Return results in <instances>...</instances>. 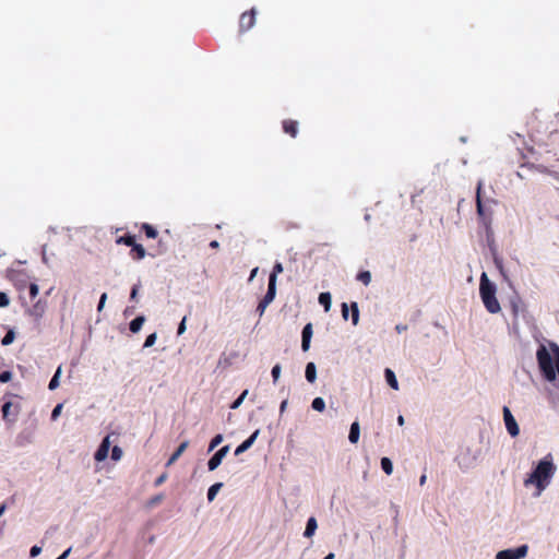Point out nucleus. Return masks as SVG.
I'll return each mask as SVG.
<instances>
[{"mask_svg":"<svg viewBox=\"0 0 559 559\" xmlns=\"http://www.w3.org/2000/svg\"><path fill=\"white\" fill-rule=\"evenodd\" d=\"M318 527L317 520L314 518H310L307 522L305 530V537H311Z\"/></svg>","mask_w":559,"mask_h":559,"instance_id":"obj_23","label":"nucleus"},{"mask_svg":"<svg viewBox=\"0 0 559 559\" xmlns=\"http://www.w3.org/2000/svg\"><path fill=\"white\" fill-rule=\"evenodd\" d=\"M496 285L489 281L486 273L480 276L479 294L486 310L490 313H498L501 310L496 297Z\"/></svg>","mask_w":559,"mask_h":559,"instance_id":"obj_1","label":"nucleus"},{"mask_svg":"<svg viewBox=\"0 0 559 559\" xmlns=\"http://www.w3.org/2000/svg\"><path fill=\"white\" fill-rule=\"evenodd\" d=\"M144 321H145V318H144L143 316H139V317H136L135 319H133V320L130 322V325H129L130 331H131L132 333H138V332L141 330V328H142V325H143Z\"/></svg>","mask_w":559,"mask_h":559,"instance_id":"obj_22","label":"nucleus"},{"mask_svg":"<svg viewBox=\"0 0 559 559\" xmlns=\"http://www.w3.org/2000/svg\"><path fill=\"white\" fill-rule=\"evenodd\" d=\"M426 480H427V476H426V474H423L419 478V485L424 486L426 484Z\"/></svg>","mask_w":559,"mask_h":559,"instance_id":"obj_51","label":"nucleus"},{"mask_svg":"<svg viewBox=\"0 0 559 559\" xmlns=\"http://www.w3.org/2000/svg\"><path fill=\"white\" fill-rule=\"evenodd\" d=\"M247 393H248V391H247V390H245V391L239 395V397H238V399H236V400L234 401V403L231 404L230 408H233V409L238 408V407L240 406V404L242 403V401H243L245 396L247 395Z\"/></svg>","mask_w":559,"mask_h":559,"instance_id":"obj_38","label":"nucleus"},{"mask_svg":"<svg viewBox=\"0 0 559 559\" xmlns=\"http://www.w3.org/2000/svg\"><path fill=\"white\" fill-rule=\"evenodd\" d=\"M109 448H110V441H109V436H107L104 438L100 445L96 450L94 459L97 462L104 461L108 456Z\"/></svg>","mask_w":559,"mask_h":559,"instance_id":"obj_10","label":"nucleus"},{"mask_svg":"<svg viewBox=\"0 0 559 559\" xmlns=\"http://www.w3.org/2000/svg\"><path fill=\"white\" fill-rule=\"evenodd\" d=\"M61 373V368L59 367L56 371V373L53 374L52 379L50 380L49 382V390H55L58 385H59V376Z\"/></svg>","mask_w":559,"mask_h":559,"instance_id":"obj_32","label":"nucleus"},{"mask_svg":"<svg viewBox=\"0 0 559 559\" xmlns=\"http://www.w3.org/2000/svg\"><path fill=\"white\" fill-rule=\"evenodd\" d=\"M228 451L229 445H224L216 453H214V455L207 462L209 471H215L221 465Z\"/></svg>","mask_w":559,"mask_h":559,"instance_id":"obj_9","label":"nucleus"},{"mask_svg":"<svg viewBox=\"0 0 559 559\" xmlns=\"http://www.w3.org/2000/svg\"><path fill=\"white\" fill-rule=\"evenodd\" d=\"M2 416L4 420L14 421L16 417V407L11 402L4 403L2 406Z\"/></svg>","mask_w":559,"mask_h":559,"instance_id":"obj_15","label":"nucleus"},{"mask_svg":"<svg viewBox=\"0 0 559 559\" xmlns=\"http://www.w3.org/2000/svg\"><path fill=\"white\" fill-rule=\"evenodd\" d=\"M287 406V400H284L282 403H281V406H280V412L283 413L285 411Z\"/></svg>","mask_w":559,"mask_h":559,"instance_id":"obj_52","label":"nucleus"},{"mask_svg":"<svg viewBox=\"0 0 559 559\" xmlns=\"http://www.w3.org/2000/svg\"><path fill=\"white\" fill-rule=\"evenodd\" d=\"M138 292H139V286L138 285H134L131 289V294H130V298L132 300H134L136 298V295H138Z\"/></svg>","mask_w":559,"mask_h":559,"instance_id":"obj_46","label":"nucleus"},{"mask_svg":"<svg viewBox=\"0 0 559 559\" xmlns=\"http://www.w3.org/2000/svg\"><path fill=\"white\" fill-rule=\"evenodd\" d=\"M63 405L61 403L57 404L51 413V419L56 420L58 416L61 414Z\"/></svg>","mask_w":559,"mask_h":559,"instance_id":"obj_40","label":"nucleus"},{"mask_svg":"<svg viewBox=\"0 0 559 559\" xmlns=\"http://www.w3.org/2000/svg\"><path fill=\"white\" fill-rule=\"evenodd\" d=\"M210 247H211L212 249H217V248L219 247V242H218L217 240H212V241L210 242Z\"/></svg>","mask_w":559,"mask_h":559,"instance_id":"obj_50","label":"nucleus"},{"mask_svg":"<svg viewBox=\"0 0 559 559\" xmlns=\"http://www.w3.org/2000/svg\"><path fill=\"white\" fill-rule=\"evenodd\" d=\"M122 456V450L118 445H115L111 450V459L114 461H119Z\"/></svg>","mask_w":559,"mask_h":559,"instance_id":"obj_37","label":"nucleus"},{"mask_svg":"<svg viewBox=\"0 0 559 559\" xmlns=\"http://www.w3.org/2000/svg\"><path fill=\"white\" fill-rule=\"evenodd\" d=\"M35 554H36V550H35V545H34V546H32V547H31V549H29V556H31L32 558H35Z\"/></svg>","mask_w":559,"mask_h":559,"instance_id":"obj_54","label":"nucleus"},{"mask_svg":"<svg viewBox=\"0 0 559 559\" xmlns=\"http://www.w3.org/2000/svg\"><path fill=\"white\" fill-rule=\"evenodd\" d=\"M554 472V464L550 461L542 460L532 474L525 479L524 485L528 486L530 484H534L539 491L544 490L548 485L549 479L552 477Z\"/></svg>","mask_w":559,"mask_h":559,"instance_id":"obj_2","label":"nucleus"},{"mask_svg":"<svg viewBox=\"0 0 559 559\" xmlns=\"http://www.w3.org/2000/svg\"><path fill=\"white\" fill-rule=\"evenodd\" d=\"M134 241H135V236L130 235V234L120 236L116 239L117 245H124L128 247H131V245H134Z\"/></svg>","mask_w":559,"mask_h":559,"instance_id":"obj_24","label":"nucleus"},{"mask_svg":"<svg viewBox=\"0 0 559 559\" xmlns=\"http://www.w3.org/2000/svg\"><path fill=\"white\" fill-rule=\"evenodd\" d=\"M283 130L292 138H296L298 134V122L296 120L286 119L283 121Z\"/></svg>","mask_w":559,"mask_h":559,"instance_id":"obj_16","label":"nucleus"},{"mask_svg":"<svg viewBox=\"0 0 559 559\" xmlns=\"http://www.w3.org/2000/svg\"><path fill=\"white\" fill-rule=\"evenodd\" d=\"M156 340H157L156 333H152V334L147 335V337H146V340L144 342L143 347L146 348V347L153 346L155 344Z\"/></svg>","mask_w":559,"mask_h":559,"instance_id":"obj_36","label":"nucleus"},{"mask_svg":"<svg viewBox=\"0 0 559 559\" xmlns=\"http://www.w3.org/2000/svg\"><path fill=\"white\" fill-rule=\"evenodd\" d=\"M259 429L255 430L248 439H246L241 444H239L235 450V455H239L246 452L251 445L254 443L255 439L259 436Z\"/></svg>","mask_w":559,"mask_h":559,"instance_id":"obj_13","label":"nucleus"},{"mask_svg":"<svg viewBox=\"0 0 559 559\" xmlns=\"http://www.w3.org/2000/svg\"><path fill=\"white\" fill-rule=\"evenodd\" d=\"M275 295H276V283H275V277L273 275V276H269L267 292L264 295V297L262 298V301H264V304L270 305L274 300Z\"/></svg>","mask_w":559,"mask_h":559,"instance_id":"obj_12","label":"nucleus"},{"mask_svg":"<svg viewBox=\"0 0 559 559\" xmlns=\"http://www.w3.org/2000/svg\"><path fill=\"white\" fill-rule=\"evenodd\" d=\"M481 189L483 183L479 181L476 189V210L477 215L480 221V223L485 226L486 229H489L491 222H492V209L491 203H495L493 200L484 202L481 200Z\"/></svg>","mask_w":559,"mask_h":559,"instance_id":"obj_3","label":"nucleus"},{"mask_svg":"<svg viewBox=\"0 0 559 559\" xmlns=\"http://www.w3.org/2000/svg\"><path fill=\"white\" fill-rule=\"evenodd\" d=\"M305 376L308 382L313 383L317 379V369L313 362H308L305 370Z\"/></svg>","mask_w":559,"mask_h":559,"instance_id":"obj_19","label":"nucleus"},{"mask_svg":"<svg viewBox=\"0 0 559 559\" xmlns=\"http://www.w3.org/2000/svg\"><path fill=\"white\" fill-rule=\"evenodd\" d=\"M312 408L318 412H323L325 409V402L322 397H316L311 404Z\"/></svg>","mask_w":559,"mask_h":559,"instance_id":"obj_30","label":"nucleus"},{"mask_svg":"<svg viewBox=\"0 0 559 559\" xmlns=\"http://www.w3.org/2000/svg\"><path fill=\"white\" fill-rule=\"evenodd\" d=\"M395 330H396L397 333H402V332L407 330V325L406 324H397L395 326Z\"/></svg>","mask_w":559,"mask_h":559,"instance_id":"obj_47","label":"nucleus"},{"mask_svg":"<svg viewBox=\"0 0 559 559\" xmlns=\"http://www.w3.org/2000/svg\"><path fill=\"white\" fill-rule=\"evenodd\" d=\"M257 12L254 9L243 12L239 19V31L241 33L249 31L255 23Z\"/></svg>","mask_w":559,"mask_h":559,"instance_id":"obj_6","label":"nucleus"},{"mask_svg":"<svg viewBox=\"0 0 559 559\" xmlns=\"http://www.w3.org/2000/svg\"><path fill=\"white\" fill-rule=\"evenodd\" d=\"M503 419H504L506 428H507L508 432L510 433V436H512V437L519 436L520 429L516 424V420L507 406L503 407Z\"/></svg>","mask_w":559,"mask_h":559,"instance_id":"obj_7","label":"nucleus"},{"mask_svg":"<svg viewBox=\"0 0 559 559\" xmlns=\"http://www.w3.org/2000/svg\"><path fill=\"white\" fill-rule=\"evenodd\" d=\"M34 439V429L32 427L23 429L15 439V444L19 448H25L32 444Z\"/></svg>","mask_w":559,"mask_h":559,"instance_id":"obj_8","label":"nucleus"},{"mask_svg":"<svg viewBox=\"0 0 559 559\" xmlns=\"http://www.w3.org/2000/svg\"><path fill=\"white\" fill-rule=\"evenodd\" d=\"M350 310H352V322L354 325L358 324L359 321V309L357 302L350 304Z\"/></svg>","mask_w":559,"mask_h":559,"instance_id":"obj_29","label":"nucleus"},{"mask_svg":"<svg viewBox=\"0 0 559 559\" xmlns=\"http://www.w3.org/2000/svg\"><path fill=\"white\" fill-rule=\"evenodd\" d=\"M223 441V435L218 433L216 435L209 444V452H212L216 447H218Z\"/></svg>","mask_w":559,"mask_h":559,"instance_id":"obj_31","label":"nucleus"},{"mask_svg":"<svg viewBox=\"0 0 559 559\" xmlns=\"http://www.w3.org/2000/svg\"><path fill=\"white\" fill-rule=\"evenodd\" d=\"M397 424H399L400 426H403V425H404V417H403L402 415H400V416L397 417Z\"/></svg>","mask_w":559,"mask_h":559,"instance_id":"obj_55","label":"nucleus"},{"mask_svg":"<svg viewBox=\"0 0 559 559\" xmlns=\"http://www.w3.org/2000/svg\"><path fill=\"white\" fill-rule=\"evenodd\" d=\"M70 551H71V548H68L57 559H66L69 556Z\"/></svg>","mask_w":559,"mask_h":559,"instance_id":"obj_49","label":"nucleus"},{"mask_svg":"<svg viewBox=\"0 0 559 559\" xmlns=\"http://www.w3.org/2000/svg\"><path fill=\"white\" fill-rule=\"evenodd\" d=\"M223 487V484L222 483H215L214 485H212L209 490H207V500L211 502L215 499L217 492L221 490V488Z\"/></svg>","mask_w":559,"mask_h":559,"instance_id":"obj_26","label":"nucleus"},{"mask_svg":"<svg viewBox=\"0 0 559 559\" xmlns=\"http://www.w3.org/2000/svg\"><path fill=\"white\" fill-rule=\"evenodd\" d=\"M334 554L330 552L328 556H325L323 559H334Z\"/></svg>","mask_w":559,"mask_h":559,"instance_id":"obj_58","label":"nucleus"},{"mask_svg":"<svg viewBox=\"0 0 559 559\" xmlns=\"http://www.w3.org/2000/svg\"><path fill=\"white\" fill-rule=\"evenodd\" d=\"M312 337V324L307 323L301 332V348L304 352H307L310 347V341Z\"/></svg>","mask_w":559,"mask_h":559,"instance_id":"obj_11","label":"nucleus"},{"mask_svg":"<svg viewBox=\"0 0 559 559\" xmlns=\"http://www.w3.org/2000/svg\"><path fill=\"white\" fill-rule=\"evenodd\" d=\"M257 272H258V267H255V269H253V270L251 271L250 280H252V278L255 276Z\"/></svg>","mask_w":559,"mask_h":559,"instance_id":"obj_56","label":"nucleus"},{"mask_svg":"<svg viewBox=\"0 0 559 559\" xmlns=\"http://www.w3.org/2000/svg\"><path fill=\"white\" fill-rule=\"evenodd\" d=\"M342 317L344 320L348 319V306L345 302L342 304Z\"/></svg>","mask_w":559,"mask_h":559,"instance_id":"obj_45","label":"nucleus"},{"mask_svg":"<svg viewBox=\"0 0 559 559\" xmlns=\"http://www.w3.org/2000/svg\"><path fill=\"white\" fill-rule=\"evenodd\" d=\"M4 511H5V504H1L0 506V516L3 514Z\"/></svg>","mask_w":559,"mask_h":559,"instance_id":"obj_57","label":"nucleus"},{"mask_svg":"<svg viewBox=\"0 0 559 559\" xmlns=\"http://www.w3.org/2000/svg\"><path fill=\"white\" fill-rule=\"evenodd\" d=\"M12 379V373L11 371H3L0 373V382L1 383H7L9 382L10 380Z\"/></svg>","mask_w":559,"mask_h":559,"instance_id":"obj_41","label":"nucleus"},{"mask_svg":"<svg viewBox=\"0 0 559 559\" xmlns=\"http://www.w3.org/2000/svg\"><path fill=\"white\" fill-rule=\"evenodd\" d=\"M281 371H282V368H281V365L276 364L273 368H272V371H271V374H272V378H273V382L276 383L280 376H281Z\"/></svg>","mask_w":559,"mask_h":559,"instance_id":"obj_34","label":"nucleus"},{"mask_svg":"<svg viewBox=\"0 0 559 559\" xmlns=\"http://www.w3.org/2000/svg\"><path fill=\"white\" fill-rule=\"evenodd\" d=\"M186 321H187V317H183L181 322L179 323V326H178V331H177L178 335H181V334L185 333V331H186Z\"/></svg>","mask_w":559,"mask_h":559,"instance_id":"obj_43","label":"nucleus"},{"mask_svg":"<svg viewBox=\"0 0 559 559\" xmlns=\"http://www.w3.org/2000/svg\"><path fill=\"white\" fill-rule=\"evenodd\" d=\"M145 255H146V251H145L144 247L134 241V245H131V250H130L131 259L134 261H140V260L144 259Z\"/></svg>","mask_w":559,"mask_h":559,"instance_id":"obj_14","label":"nucleus"},{"mask_svg":"<svg viewBox=\"0 0 559 559\" xmlns=\"http://www.w3.org/2000/svg\"><path fill=\"white\" fill-rule=\"evenodd\" d=\"M106 300H107V294H106V293H104V294H102V296H100V298H99V302H98V306H97V310H98V311H102V310H103V308H104V306H105Z\"/></svg>","mask_w":559,"mask_h":559,"instance_id":"obj_44","label":"nucleus"},{"mask_svg":"<svg viewBox=\"0 0 559 559\" xmlns=\"http://www.w3.org/2000/svg\"><path fill=\"white\" fill-rule=\"evenodd\" d=\"M160 500H162V497H160V496H157V497H155V498H153V499L151 500V504L158 503Z\"/></svg>","mask_w":559,"mask_h":559,"instance_id":"obj_53","label":"nucleus"},{"mask_svg":"<svg viewBox=\"0 0 559 559\" xmlns=\"http://www.w3.org/2000/svg\"><path fill=\"white\" fill-rule=\"evenodd\" d=\"M267 306L269 305L264 304V301H262V300L259 302V305L257 307V312H258L259 317L263 316V313L265 312V309L267 308Z\"/></svg>","mask_w":559,"mask_h":559,"instance_id":"obj_42","label":"nucleus"},{"mask_svg":"<svg viewBox=\"0 0 559 559\" xmlns=\"http://www.w3.org/2000/svg\"><path fill=\"white\" fill-rule=\"evenodd\" d=\"M384 376H385V380H386L388 384L392 389L397 390L399 389V383H397L395 373L391 369L386 368L385 371H384Z\"/></svg>","mask_w":559,"mask_h":559,"instance_id":"obj_21","label":"nucleus"},{"mask_svg":"<svg viewBox=\"0 0 559 559\" xmlns=\"http://www.w3.org/2000/svg\"><path fill=\"white\" fill-rule=\"evenodd\" d=\"M9 304H10L9 296L5 293L0 292V308L8 307Z\"/></svg>","mask_w":559,"mask_h":559,"instance_id":"obj_39","label":"nucleus"},{"mask_svg":"<svg viewBox=\"0 0 559 559\" xmlns=\"http://www.w3.org/2000/svg\"><path fill=\"white\" fill-rule=\"evenodd\" d=\"M15 338V334L12 330H10L4 337L2 338L1 343L3 346L10 345Z\"/></svg>","mask_w":559,"mask_h":559,"instance_id":"obj_33","label":"nucleus"},{"mask_svg":"<svg viewBox=\"0 0 559 559\" xmlns=\"http://www.w3.org/2000/svg\"><path fill=\"white\" fill-rule=\"evenodd\" d=\"M188 447H189L188 440L181 442L179 444V447L177 448V450L171 454V456L169 457L166 465L170 466L171 464H174L180 457V455L187 450Z\"/></svg>","mask_w":559,"mask_h":559,"instance_id":"obj_17","label":"nucleus"},{"mask_svg":"<svg viewBox=\"0 0 559 559\" xmlns=\"http://www.w3.org/2000/svg\"><path fill=\"white\" fill-rule=\"evenodd\" d=\"M357 280L367 286L371 282V274L369 271H361L357 274Z\"/></svg>","mask_w":559,"mask_h":559,"instance_id":"obj_28","label":"nucleus"},{"mask_svg":"<svg viewBox=\"0 0 559 559\" xmlns=\"http://www.w3.org/2000/svg\"><path fill=\"white\" fill-rule=\"evenodd\" d=\"M165 479H166V475H165V474L160 475V476L156 479L155 485H156V486L162 485V484L165 481Z\"/></svg>","mask_w":559,"mask_h":559,"instance_id":"obj_48","label":"nucleus"},{"mask_svg":"<svg viewBox=\"0 0 559 559\" xmlns=\"http://www.w3.org/2000/svg\"><path fill=\"white\" fill-rule=\"evenodd\" d=\"M36 552H37V555L40 552V548L39 547H37Z\"/></svg>","mask_w":559,"mask_h":559,"instance_id":"obj_59","label":"nucleus"},{"mask_svg":"<svg viewBox=\"0 0 559 559\" xmlns=\"http://www.w3.org/2000/svg\"><path fill=\"white\" fill-rule=\"evenodd\" d=\"M528 547L522 545L515 549H506L497 554L496 559H522L527 555Z\"/></svg>","mask_w":559,"mask_h":559,"instance_id":"obj_5","label":"nucleus"},{"mask_svg":"<svg viewBox=\"0 0 559 559\" xmlns=\"http://www.w3.org/2000/svg\"><path fill=\"white\" fill-rule=\"evenodd\" d=\"M141 230L145 234L147 238L155 239L158 236V231L154 226L148 223H143L141 225Z\"/></svg>","mask_w":559,"mask_h":559,"instance_id":"obj_20","label":"nucleus"},{"mask_svg":"<svg viewBox=\"0 0 559 559\" xmlns=\"http://www.w3.org/2000/svg\"><path fill=\"white\" fill-rule=\"evenodd\" d=\"M282 272H283V265H282V263H281V262H276V263L274 264V266H273V270H272V272H271L270 276H273V275H274V277H275V282H276V281H277V275H278L280 273H282Z\"/></svg>","mask_w":559,"mask_h":559,"instance_id":"obj_35","label":"nucleus"},{"mask_svg":"<svg viewBox=\"0 0 559 559\" xmlns=\"http://www.w3.org/2000/svg\"><path fill=\"white\" fill-rule=\"evenodd\" d=\"M381 468L386 475H391L393 472V464L389 457L381 459Z\"/></svg>","mask_w":559,"mask_h":559,"instance_id":"obj_27","label":"nucleus"},{"mask_svg":"<svg viewBox=\"0 0 559 559\" xmlns=\"http://www.w3.org/2000/svg\"><path fill=\"white\" fill-rule=\"evenodd\" d=\"M319 302L324 307V310L328 312L331 308V294L330 293H321L319 295Z\"/></svg>","mask_w":559,"mask_h":559,"instance_id":"obj_25","label":"nucleus"},{"mask_svg":"<svg viewBox=\"0 0 559 559\" xmlns=\"http://www.w3.org/2000/svg\"><path fill=\"white\" fill-rule=\"evenodd\" d=\"M10 278L20 292L27 288L31 299L35 298V283L31 282L29 276L23 270H12Z\"/></svg>","mask_w":559,"mask_h":559,"instance_id":"obj_4","label":"nucleus"},{"mask_svg":"<svg viewBox=\"0 0 559 559\" xmlns=\"http://www.w3.org/2000/svg\"><path fill=\"white\" fill-rule=\"evenodd\" d=\"M359 436H360V428H359V424L358 421H354L352 425H350V430H349V435H348V440L350 441V443H357L358 440H359Z\"/></svg>","mask_w":559,"mask_h":559,"instance_id":"obj_18","label":"nucleus"}]
</instances>
